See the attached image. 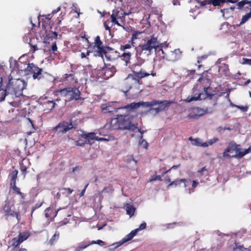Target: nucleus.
Returning <instances> with one entry per match:
<instances>
[{"mask_svg": "<svg viewBox=\"0 0 251 251\" xmlns=\"http://www.w3.org/2000/svg\"><path fill=\"white\" fill-rule=\"evenodd\" d=\"M174 103L172 100H153L151 101H141L138 102H133L125 105L123 108L129 112L136 110L140 106L149 107V111H154V114H157L160 112L167 110L170 105Z\"/></svg>", "mask_w": 251, "mask_h": 251, "instance_id": "f257e3e1", "label": "nucleus"}, {"mask_svg": "<svg viewBox=\"0 0 251 251\" xmlns=\"http://www.w3.org/2000/svg\"><path fill=\"white\" fill-rule=\"evenodd\" d=\"M90 52L94 53V56L100 57L102 59L104 55L108 61L115 60L120 56L118 51L109 47H104L99 36L96 37L94 45L89 48L87 55H89Z\"/></svg>", "mask_w": 251, "mask_h": 251, "instance_id": "f03ea898", "label": "nucleus"}, {"mask_svg": "<svg viewBox=\"0 0 251 251\" xmlns=\"http://www.w3.org/2000/svg\"><path fill=\"white\" fill-rule=\"evenodd\" d=\"M198 81L203 85V89L206 97L201 98V94L196 93L194 96L188 97L185 101L187 102H190L194 100L209 98V100H206V102L211 103V106L209 107H206L204 110L205 113H211L213 110V108L217 104V97L216 94L210 93L208 92L211 84V80L205 77H201L199 78Z\"/></svg>", "mask_w": 251, "mask_h": 251, "instance_id": "7ed1b4c3", "label": "nucleus"}, {"mask_svg": "<svg viewBox=\"0 0 251 251\" xmlns=\"http://www.w3.org/2000/svg\"><path fill=\"white\" fill-rule=\"evenodd\" d=\"M143 40L144 42L141 43L136 48L137 52L140 55H151L153 50L156 51L161 45L157 37L154 34L146 37Z\"/></svg>", "mask_w": 251, "mask_h": 251, "instance_id": "20e7f679", "label": "nucleus"}, {"mask_svg": "<svg viewBox=\"0 0 251 251\" xmlns=\"http://www.w3.org/2000/svg\"><path fill=\"white\" fill-rule=\"evenodd\" d=\"M137 128L136 125L132 124L127 116L120 115L117 117L112 118L109 125L111 130L127 129L133 131Z\"/></svg>", "mask_w": 251, "mask_h": 251, "instance_id": "39448f33", "label": "nucleus"}, {"mask_svg": "<svg viewBox=\"0 0 251 251\" xmlns=\"http://www.w3.org/2000/svg\"><path fill=\"white\" fill-rule=\"evenodd\" d=\"M26 84L25 82L21 79L9 78V81L6 88L8 91L10 97L13 98V96L19 97L22 95L23 91L25 89Z\"/></svg>", "mask_w": 251, "mask_h": 251, "instance_id": "423d86ee", "label": "nucleus"}, {"mask_svg": "<svg viewBox=\"0 0 251 251\" xmlns=\"http://www.w3.org/2000/svg\"><path fill=\"white\" fill-rule=\"evenodd\" d=\"M133 73L134 75H128L123 83V85L126 87V92L129 91L133 85L138 84L139 82V79L150 75L149 73L142 71V69H140L139 72L134 70L133 71Z\"/></svg>", "mask_w": 251, "mask_h": 251, "instance_id": "0eeeda50", "label": "nucleus"}, {"mask_svg": "<svg viewBox=\"0 0 251 251\" xmlns=\"http://www.w3.org/2000/svg\"><path fill=\"white\" fill-rule=\"evenodd\" d=\"M241 150L240 145L237 144L233 141L230 142L223 152V157L226 158L240 159L243 157L239 155V154L243 153V151H241Z\"/></svg>", "mask_w": 251, "mask_h": 251, "instance_id": "6e6552de", "label": "nucleus"}, {"mask_svg": "<svg viewBox=\"0 0 251 251\" xmlns=\"http://www.w3.org/2000/svg\"><path fill=\"white\" fill-rule=\"evenodd\" d=\"M128 14L122 9H114L109 18L110 22L112 23V25H116L122 27L125 30H127L126 28L122 25L125 22L126 16Z\"/></svg>", "mask_w": 251, "mask_h": 251, "instance_id": "1a4fd4ad", "label": "nucleus"}, {"mask_svg": "<svg viewBox=\"0 0 251 251\" xmlns=\"http://www.w3.org/2000/svg\"><path fill=\"white\" fill-rule=\"evenodd\" d=\"M61 97L65 98L66 101L78 100L81 99L80 92L75 87H67L59 91Z\"/></svg>", "mask_w": 251, "mask_h": 251, "instance_id": "9d476101", "label": "nucleus"}, {"mask_svg": "<svg viewBox=\"0 0 251 251\" xmlns=\"http://www.w3.org/2000/svg\"><path fill=\"white\" fill-rule=\"evenodd\" d=\"M76 125L74 124L72 120L69 122L65 121L60 122L56 126L53 127L51 131L53 133V136L55 135L63 134L72 129H75Z\"/></svg>", "mask_w": 251, "mask_h": 251, "instance_id": "9b49d317", "label": "nucleus"}, {"mask_svg": "<svg viewBox=\"0 0 251 251\" xmlns=\"http://www.w3.org/2000/svg\"><path fill=\"white\" fill-rule=\"evenodd\" d=\"M50 19L49 17H46L43 26L44 27L46 32V35L44 38V41L46 43H49L50 41L55 39L57 36V33L54 30H52V26L50 25Z\"/></svg>", "mask_w": 251, "mask_h": 251, "instance_id": "f8f14e48", "label": "nucleus"}, {"mask_svg": "<svg viewBox=\"0 0 251 251\" xmlns=\"http://www.w3.org/2000/svg\"><path fill=\"white\" fill-rule=\"evenodd\" d=\"M11 207L9 202L5 201L3 207V213L5 219L7 220L10 216L16 217L17 222H19L21 220L20 212L14 211L11 209Z\"/></svg>", "mask_w": 251, "mask_h": 251, "instance_id": "ddd939ff", "label": "nucleus"}, {"mask_svg": "<svg viewBox=\"0 0 251 251\" xmlns=\"http://www.w3.org/2000/svg\"><path fill=\"white\" fill-rule=\"evenodd\" d=\"M27 69V74H32V77L34 79H40L42 77V69L33 63H28Z\"/></svg>", "mask_w": 251, "mask_h": 251, "instance_id": "4468645a", "label": "nucleus"}, {"mask_svg": "<svg viewBox=\"0 0 251 251\" xmlns=\"http://www.w3.org/2000/svg\"><path fill=\"white\" fill-rule=\"evenodd\" d=\"M98 244L100 246H103L105 245V243L101 240H98L97 241H83L80 242L77 246L75 248L74 251H83V250L87 248L90 245L92 244Z\"/></svg>", "mask_w": 251, "mask_h": 251, "instance_id": "2eb2a0df", "label": "nucleus"}, {"mask_svg": "<svg viewBox=\"0 0 251 251\" xmlns=\"http://www.w3.org/2000/svg\"><path fill=\"white\" fill-rule=\"evenodd\" d=\"M99 74H102L104 79H108L112 77L116 72V69L113 66L109 65L103 67L101 70H99Z\"/></svg>", "mask_w": 251, "mask_h": 251, "instance_id": "dca6fc26", "label": "nucleus"}, {"mask_svg": "<svg viewBox=\"0 0 251 251\" xmlns=\"http://www.w3.org/2000/svg\"><path fill=\"white\" fill-rule=\"evenodd\" d=\"M136 234V230H133L129 234L126 235L121 241L113 244V245H116L115 248L118 247L125 243L131 240Z\"/></svg>", "mask_w": 251, "mask_h": 251, "instance_id": "f3484780", "label": "nucleus"}, {"mask_svg": "<svg viewBox=\"0 0 251 251\" xmlns=\"http://www.w3.org/2000/svg\"><path fill=\"white\" fill-rule=\"evenodd\" d=\"M15 69L17 70L18 71H27V65H28V63H26V62H22L20 60V59L18 61H15Z\"/></svg>", "mask_w": 251, "mask_h": 251, "instance_id": "a211bd4d", "label": "nucleus"}, {"mask_svg": "<svg viewBox=\"0 0 251 251\" xmlns=\"http://www.w3.org/2000/svg\"><path fill=\"white\" fill-rule=\"evenodd\" d=\"M57 211L54 209L48 207L45 210V217L50 220H52L56 216Z\"/></svg>", "mask_w": 251, "mask_h": 251, "instance_id": "6ab92c4d", "label": "nucleus"}, {"mask_svg": "<svg viewBox=\"0 0 251 251\" xmlns=\"http://www.w3.org/2000/svg\"><path fill=\"white\" fill-rule=\"evenodd\" d=\"M81 137L82 138L86 139V141L87 142V144L91 145L92 143H90V140L95 139L97 136H95V133L94 132H90V133H83L81 135Z\"/></svg>", "mask_w": 251, "mask_h": 251, "instance_id": "aec40b11", "label": "nucleus"}, {"mask_svg": "<svg viewBox=\"0 0 251 251\" xmlns=\"http://www.w3.org/2000/svg\"><path fill=\"white\" fill-rule=\"evenodd\" d=\"M1 83L2 82L1 81L0 82V101H3L6 96H10L6 87L5 89L1 88L2 86Z\"/></svg>", "mask_w": 251, "mask_h": 251, "instance_id": "412c9836", "label": "nucleus"}, {"mask_svg": "<svg viewBox=\"0 0 251 251\" xmlns=\"http://www.w3.org/2000/svg\"><path fill=\"white\" fill-rule=\"evenodd\" d=\"M133 50L132 51L124 52L121 55V57H123V60L125 61L126 65L127 64L130 63L131 56L133 54Z\"/></svg>", "mask_w": 251, "mask_h": 251, "instance_id": "4be33fe9", "label": "nucleus"}, {"mask_svg": "<svg viewBox=\"0 0 251 251\" xmlns=\"http://www.w3.org/2000/svg\"><path fill=\"white\" fill-rule=\"evenodd\" d=\"M18 174V171L17 170H15L13 171L12 173L10 175V185L12 186L16 184V181L17 179V176Z\"/></svg>", "mask_w": 251, "mask_h": 251, "instance_id": "5701e85b", "label": "nucleus"}, {"mask_svg": "<svg viewBox=\"0 0 251 251\" xmlns=\"http://www.w3.org/2000/svg\"><path fill=\"white\" fill-rule=\"evenodd\" d=\"M189 140L193 141V144L194 145L199 146V147H207V145H206V143H202L201 140L199 138H196L193 139L192 137L189 138Z\"/></svg>", "mask_w": 251, "mask_h": 251, "instance_id": "b1692460", "label": "nucleus"}, {"mask_svg": "<svg viewBox=\"0 0 251 251\" xmlns=\"http://www.w3.org/2000/svg\"><path fill=\"white\" fill-rule=\"evenodd\" d=\"M211 3L214 6H220L221 3H224L227 1L230 3H235L236 2V0H210Z\"/></svg>", "mask_w": 251, "mask_h": 251, "instance_id": "393cba45", "label": "nucleus"}, {"mask_svg": "<svg viewBox=\"0 0 251 251\" xmlns=\"http://www.w3.org/2000/svg\"><path fill=\"white\" fill-rule=\"evenodd\" d=\"M56 103L54 100H48L44 102V105L47 110L50 111L55 106Z\"/></svg>", "mask_w": 251, "mask_h": 251, "instance_id": "a878e982", "label": "nucleus"}, {"mask_svg": "<svg viewBox=\"0 0 251 251\" xmlns=\"http://www.w3.org/2000/svg\"><path fill=\"white\" fill-rule=\"evenodd\" d=\"M60 233L58 231H56L53 235L51 237L49 241V243L50 245L54 244L59 239Z\"/></svg>", "mask_w": 251, "mask_h": 251, "instance_id": "bb28decb", "label": "nucleus"}, {"mask_svg": "<svg viewBox=\"0 0 251 251\" xmlns=\"http://www.w3.org/2000/svg\"><path fill=\"white\" fill-rule=\"evenodd\" d=\"M133 43H132V42L129 41V43L128 44L121 45V50L124 51V52H126V50H133L134 51V48H133Z\"/></svg>", "mask_w": 251, "mask_h": 251, "instance_id": "cd10ccee", "label": "nucleus"}, {"mask_svg": "<svg viewBox=\"0 0 251 251\" xmlns=\"http://www.w3.org/2000/svg\"><path fill=\"white\" fill-rule=\"evenodd\" d=\"M114 108L111 106H107L106 104H103L101 106V110L103 113H111L113 111Z\"/></svg>", "mask_w": 251, "mask_h": 251, "instance_id": "c85d7f7f", "label": "nucleus"}, {"mask_svg": "<svg viewBox=\"0 0 251 251\" xmlns=\"http://www.w3.org/2000/svg\"><path fill=\"white\" fill-rule=\"evenodd\" d=\"M135 209L134 206L132 205L128 204L126 208V211L127 214L130 215V216H132L135 212Z\"/></svg>", "mask_w": 251, "mask_h": 251, "instance_id": "c756f323", "label": "nucleus"}, {"mask_svg": "<svg viewBox=\"0 0 251 251\" xmlns=\"http://www.w3.org/2000/svg\"><path fill=\"white\" fill-rule=\"evenodd\" d=\"M233 251H251L248 248H246L241 245H237L235 244L233 247Z\"/></svg>", "mask_w": 251, "mask_h": 251, "instance_id": "7c9ffc66", "label": "nucleus"}, {"mask_svg": "<svg viewBox=\"0 0 251 251\" xmlns=\"http://www.w3.org/2000/svg\"><path fill=\"white\" fill-rule=\"evenodd\" d=\"M10 187L15 193L21 196L22 199H24V194L20 191V188L16 186V184L10 186Z\"/></svg>", "mask_w": 251, "mask_h": 251, "instance_id": "2f4dec72", "label": "nucleus"}, {"mask_svg": "<svg viewBox=\"0 0 251 251\" xmlns=\"http://www.w3.org/2000/svg\"><path fill=\"white\" fill-rule=\"evenodd\" d=\"M96 140L97 141H114L115 140V138L112 135H108L107 136V138H102V137H99L98 136H97L96 137Z\"/></svg>", "mask_w": 251, "mask_h": 251, "instance_id": "473e14b6", "label": "nucleus"}, {"mask_svg": "<svg viewBox=\"0 0 251 251\" xmlns=\"http://www.w3.org/2000/svg\"><path fill=\"white\" fill-rule=\"evenodd\" d=\"M20 170L22 172V175L24 176V178L25 177L27 173V167L25 166L23 162L20 163Z\"/></svg>", "mask_w": 251, "mask_h": 251, "instance_id": "72a5a7b5", "label": "nucleus"}, {"mask_svg": "<svg viewBox=\"0 0 251 251\" xmlns=\"http://www.w3.org/2000/svg\"><path fill=\"white\" fill-rule=\"evenodd\" d=\"M251 17V13L250 12L243 16L241 22L239 25H241L246 23Z\"/></svg>", "mask_w": 251, "mask_h": 251, "instance_id": "f704fd0d", "label": "nucleus"}, {"mask_svg": "<svg viewBox=\"0 0 251 251\" xmlns=\"http://www.w3.org/2000/svg\"><path fill=\"white\" fill-rule=\"evenodd\" d=\"M250 4V1L248 0H242L238 3V8L242 9L245 6V4Z\"/></svg>", "mask_w": 251, "mask_h": 251, "instance_id": "c9c22d12", "label": "nucleus"}, {"mask_svg": "<svg viewBox=\"0 0 251 251\" xmlns=\"http://www.w3.org/2000/svg\"><path fill=\"white\" fill-rule=\"evenodd\" d=\"M181 181H185L184 179H176L173 181H172L171 183H170L167 187L170 188L172 185H175V186H176L177 185H179L181 183Z\"/></svg>", "mask_w": 251, "mask_h": 251, "instance_id": "e433bc0d", "label": "nucleus"}, {"mask_svg": "<svg viewBox=\"0 0 251 251\" xmlns=\"http://www.w3.org/2000/svg\"><path fill=\"white\" fill-rule=\"evenodd\" d=\"M143 135L140 136L139 144L140 145L142 146L143 148L147 149L149 145L148 143L145 140L143 139Z\"/></svg>", "mask_w": 251, "mask_h": 251, "instance_id": "4c0bfd02", "label": "nucleus"}, {"mask_svg": "<svg viewBox=\"0 0 251 251\" xmlns=\"http://www.w3.org/2000/svg\"><path fill=\"white\" fill-rule=\"evenodd\" d=\"M28 236V235L26 233H24V234H22V233H20L18 236V238L19 239L20 241H21V243L23 242L25 240Z\"/></svg>", "mask_w": 251, "mask_h": 251, "instance_id": "58836bf2", "label": "nucleus"}, {"mask_svg": "<svg viewBox=\"0 0 251 251\" xmlns=\"http://www.w3.org/2000/svg\"><path fill=\"white\" fill-rule=\"evenodd\" d=\"M29 45L30 46V51H31L32 52H34L35 51L39 50L38 48L37 47L36 45L33 44L32 42V41L30 40L29 42Z\"/></svg>", "mask_w": 251, "mask_h": 251, "instance_id": "ea45409f", "label": "nucleus"}, {"mask_svg": "<svg viewBox=\"0 0 251 251\" xmlns=\"http://www.w3.org/2000/svg\"><path fill=\"white\" fill-rule=\"evenodd\" d=\"M141 33V32L138 31H134L132 34V37L130 42H132V43H134L133 40L138 38V35Z\"/></svg>", "mask_w": 251, "mask_h": 251, "instance_id": "a19ab883", "label": "nucleus"}, {"mask_svg": "<svg viewBox=\"0 0 251 251\" xmlns=\"http://www.w3.org/2000/svg\"><path fill=\"white\" fill-rule=\"evenodd\" d=\"M12 246L17 247L21 243V241H20L18 237L13 238L12 240Z\"/></svg>", "mask_w": 251, "mask_h": 251, "instance_id": "79ce46f5", "label": "nucleus"}, {"mask_svg": "<svg viewBox=\"0 0 251 251\" xmlns=\"http://www.w3.org/2000/svg\"><path fill=\"white\" fill-rule=\"evenodd\" d=\"M162 177V176H161V175L154 176H152L151 177V178H150L149 181L151 182V181H155V180L162 181L163 180Z\"/></svg>", "mask_w": 251, "mask_h": 251, "instance_id": "37998d69", "label": "nucleus"}, {"mask_svg": "<svg viewBox=\"0 0 251 251\" xmlns=\"http://www.w3.org/2000/svg\"><path fill=\"white\" fill-rule=\"evenodd\" d=\"M192 188L189 189V193L191 194L192 192H193L195 190V188L198 186L199 182L197 180H193L192 181Z\"/></svg>", "mask_w": 251, "mask_h": 251, "instance_id": "c03bdc74", "label": "nucleus"}, {"mask_svg": "<svg viewBox=\"0 0 251 251\" xmlns=\"http://www.w3.org/2000/svg\"><path fill=\"white\" fill-rule=\"evenodd\" d=\"M219 141V139L217 137L213 138L210 140H209L207 142H205L206 145H207V147L209 145H212L214 143L217 142Z\"/></svg>", "mask_w": 251, "mask_h": 251, "instance_id": "a18cd8bd", "label": "nucleus"}, {"mask_svg": "<svg viewBox=\"0 0 251 251\" xmlns=\"http://www.w3.org/2000/svg\"><path fill=\"white\" fill-rule=\"evenodd\" d=\"M43 201L41 202V203H36L34 206H33L32 208H31V216L32 217V214L34 212V211L37 208L40 207L43 204Z\"/></svg>", "mask_w": 251, "mask_h": 251, "instance_id": "49530a36", "label": "nucleus"}, {"mask_svg": "<svg viewBox=\"0 0 251 251\" xmlns=\"http://www.w3.org/2000/svg\"><path fill=\"white\" fill-rule=\"evenodd\" d=\"M86 144H87L86 141H82L80 139L75 141V145L77 146L83 147Z\"/></svg>", "mask_w": 251, "mask_h": 251, "instance_id": "de8ad7c7", "label": "nucleus"}, {"mask_svg": "<svg viewBox=\"0 0 251 251\" xmlns=\"http://www.w3.org/2000/svg\"><path fill=\"white\" fill-rule=\"evenodd\" d=\"M146 226H147V224L146 223H142L141 224H140V225L139 226V227L135 229H134V230H136V233H137V232L141 230H143V229H144L145 228H146Z\"/></svg>", "mask_w": 251, "mask_h": 251, "instance_id": "09e8293b", "label": "nucleus"}, {"mask_svg": "<svg viewBox=\"0 0 251 251\" xmlns=\"http://www.w3.org/2000/svg\"><path fill=\"white\" fill-rule=\"evenodd\" d=\"M198 2L200 3L201 6H205L206 5L211 4L210 0H204L202 1H200L199 0Z\"/></svg>", "mask_w": 251, "mask_h": 251, "instance_id": "8fccbe9b", "label": "nucleus"}, {"mask_svg": "<svg viewBox=\"0 0 251 251\" xmlns=\"http://www.w3.org/2000/svg\"><path fill=\"white\" fill-rule=\"evenodd\" d=\"M236 107L242 110V111L245 112H247L249 109V107L247 105L246 106H240V105H236Z\"/></svg>", "mask_w": 251, "mask_h": 251, "instance_id": "3c124183", "label": "nucleus"}, {"mask_svg": "<svg viewBox=\"0 0 251 251\" xmlns=\"http://www.w3.org/2000/svg\"><path fill=\"white\" fill-rule=\"evenodd\" d=\"M74 74H65L64 76V79L65 80H69V78H74Z\"/></svg>", "mask_w": 251, "mask_h": 251, "instance_id": "603ef678", "label": "nucleus"}, {"mask_svg": "<svg viewBox=\"0 0 251 251\" xmlns=\"http://www.w3.org/2000/svg\"><path fill=\"white\" fill-rule=\"evenodd\" d=\"M108 22H110V20L109 19L108 20H107V21L106 22H104V23H103V25H104V27L105 28V29L106 30H108L109 31H110V29H111V26H109L108 24H107V23Z\"/></svg>", "mask_w": 251, "mask_h": 251, "instance_id": "864d4df0", "label": "nucleus"}, {"mask_svg": "<svg viewBox=\"0 0 251 251\" xmlns=\"http://www.w3.org/2000/svg\"><path fill=\"white\" fill-rule=\"evenodd\" d=\"M181 179H184L185 181H181V182H183L184 183V186L185 187H187L191 182V180L189 179H186L185 178H181Z\"/></svg>", "mask_w": 251, "mask_h": 251, "instance_id": "5fc2aeb1", "label": "nucleus"}, {"mask_svg": "<svg viewBox=\"0 0 251 251\" xmlns=\"http://www.w3.org/2000/svg\"><path fill=\"white\" fill-rule=\"evenodd\" d=\"M250 152H251V147H250L248 149H246L244 151H243V153L239 154V155L241 156H244L245 155Z\"/></svg>", "mask_w": 251, "mask_h": 251, "instance_id": "6e6d98bb", "label": "nucleus"}, {"mask_svg": "<svg viewBox=\"0 0 251 251\" xmlns=\"http://www.w3.org/2000/svg\"><path fill=\"white\" fill-rule=\"evenodd\" d=\"M93 45H90L88 48V50H87V52H86V53L85 54V53L84 52H81V54H80V56L82 58H85L87 56H88L89 55H87V52H88V51L89 50V48L91 47V46H93Z\"/></svg>", "mask_w": 251, "mask_h": 251, "instance_id": "4d7b16f0", "label": "nucleus"}, {"mask_svg": "<svg viewBox=\"0 0 251 251\" xmlns=\"http://www.w3.org/2000/svg\"><path fill=\"white\" fill-rule=\"evenodd\" d=\"M89 184L87 183L85 186L84 187V189L81 191V192H80V194H79V196L80 197H82L84 196V193L85 192V191H86V189L87 188V187H88Z\"/></svg>", "mask_w": 251, "mask_h": 251, "instance_id": "13d9d810", "label": "nucleus"}, {"mask_svg": "<svg viewBox=\"0 0 251 251\" xmlns=\"http://www.w3.org/2000/svg\"><path fill=\"white\" fill-rule=\"evenodd\" d=\"M108 188L110 189V190H112L113 191V189H112V186L111 185H110V186H109L108 187H105L102 189L101 193L107 192L108 191H107V189Z\"/></svg>", "mask_w": 251, "mask_h": 251, "instance_id": "bf43d9fd", "label": "nucleus"}, {"mask_svg": "<svg viewBox=\"0 0 251 251\" xmlns=\"http://www.w3.org/2000/svg\"><path fill=\"white\" fill-rule=\"evenodd\" d=\"M57 50V47L56 43L54 42L52 44V45L51 46V50H52V51H56Z\"/></svg>", "mask_w": 251, "mask_h": 251, "instance_id": "052dcab7", "label": "nucleus"}, {"mask_svg": "<svg viewBox=\"0 0 251 251\" xmlns=\"http://www.w3.org/2000/svg\"><path fill=\"white\" fill-rule=\"evenodd\" d=\"M164 181L165 183H169V182L171 183V179L169 176H166L164 179Z\"/></svg>", "mask_w": 251, "mask_h": 251, "instance_id": "680f3d73", "label": "nucleus"}, {"mask_svg": "<svg viewBox=\"0 0 251 251\" xmlns=\"http://www.w3.org/2000/svg\"><path fill=\"white\" fill-rule=\"evenodd\" d=\"M63 189L67 191L69 194H72V193L73 192V190L70 188H64Z\"/></svg>", "mask_w": 251, "mask_h": 251, "instance_id": "e2e57ef3", "label": "nucleus"}, {"mask_svg": "<svg viewBox=\"0 0 251 251\" xmlns=\"http://www.w3.org/2000/svg\"><path fill=\"white\" fill-rule=\"evenodd\" d=\"M244 63L251 65V59L244 58Z\"/></svg>", "mask_w": 251, "mask_h": 251, "instance_id": "0e129e2a", "label": "nucleus"}, {"mask_svg": "<svg viewBox=\"0 0 251 251\" xmlns=\"http://www.w3.org/2000/svg\"><path fill=\"white\" fill-rule=\"evenodd\" d=\"M171 170V169H169L167 170H165L164 172H163L162 173V174L161 175V176H162V177L164 176L166 174H167L168 173L170 172Z\"/></svg>", "mask_w": 251, "mask_h": 251, "instance_id": "69168bd1", "label": "nucleus"}, {"mask_svg": "<svg viewBox=\"0 0 251 251\" xmlns=\"http://www.w3.org/2000/svg\"><path fill=\"white\" fill-rule=\"evenodd\" d=\"M60 10V7H58L57 9L52 11V14H55L58 12Z\"/></svg>", "mask_w": 251, "mask_h": 251, "instance_id": "338daca9", "label": "nucleus"}, {"mask_svg": "<svg viewBox=\"0 0 251 251\" xmlns=\"http://www.w3.org/2000/svg\"><path fill=\"white\" fill-rule=\"evenodd\" d=\"M173 4L174 5H180V2L178 0H174Z\"/></svg>", "mask_w": 251, "mask_h": 251, "instance_id": "774afa93", "label": "nucleus"}]
</instances>
